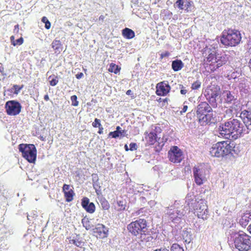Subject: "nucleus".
<instances>
[{
    "label": "nucleus",
    "mask_w": 251,
    "mask_h": 251,
    "mask_svg": "<svg viewBox=\"0 0 251 251\" xmlns=\"http://www.w3.org/2000/svg\"><path fill=\"white\" fill-rule=\"evenodd\" d=\"M248 128L242 121L230 118L220 123L218 128L219 135L226 139L236 140L248 134Z\"/></svg>",
    "instance_id": "1"
},
{
    "label": "nucleus",
    "mask_w": 251,
    "mask_h": 251,
    "mask_svg": "<svg viewBox=\"0 0 251 251\" xmlns=\"http://www.w3.org/2000/svg\"><path fill=\"white\" fill-rule=\"evenodd\" d=\"M147 222L144 219H139L127 225L128 231L136 236L141 242H151L158 237V231L154 228H149Z\"/></svg>",
    "instance_id": "2"
},
{
    "label": "nucleus",
    "mask_w": 251,
    "mask_h": 251,
    "mask_svg": "<svg viewBox=\"0 0 251 251\" xmlns=\"http://www.w3.org/2000/svg\"><path fill=\"white\" fill-rule=\"evenodd\" d=\"M230 246L240 251H248L251 249V236L243 231H230L227 237Z\"/></svg>",
    "instance_id": "3"
},
{
    "label": "nucleus",
    "mask_w": 251,
    "mask_h": 251,
    "mask_svg": "<svg viewBox=\"0 0 251 251\" xmlns=\"http://www.w3.org/2000/svg\"><path fill=\"white\" fill-rule=\"evenodd\" d=\"M165 208V215L173 223L177 224L185 220L186 211L189 210L187 204H182L179 201H175L173 204Z\"/></svg>",
    "instance_id": "4"
},
{
    "label": "nucleus",
    "mask_w": 251,
    "mask_h": 251,
    "mask_svg": "<svg viewBox=\"0 0 251 251\" xmlns=\"http://www.w3.org/2000/svg\"><path fill=\"white\" fill-rule=\"evenodd\" d=\"M222 100L226 109L225 113L229 116L237 115L241 110V104L237 94L233 91H225L222 94Z\"/></svg>",
    "instance_id": "5"
},
{
    "label": "nucleus",
    "mask_w": 251,
    "mask_h": 251,
    "mask_svg": "<svg viewBox=\"0 0 251 251\" xmlns=\"http://www.w3.org/2000/svg\"><path fill=\"white\" fill-rule=\"evenodd\" d=\"M185 203L189 208L188 211H190V207L193 208L195 211L194 213L197 214L198 218L203 220H206L208 218L209 212L204 200H200L197 201L195 197L188 194L186 197Z\"/></svg>",
    "instance_id": "6"
},
{
    "label": "nucleus",
    "mask_w": 251,
    "mask_h": 251,
    "mask_svg": "<svg viewBox=\"0 0 251 251\" xmlns=\"http://www.w3.org/2000/svg\"><path fill=\"white\" fill-rule=\"evenodd\" d=\"M212 106L207 102H201L197 106L196 110L193 114L196 113V116L198 119L199 123L201 126H205L210 123L213 119V110Z\"/></svg>",
    "instance_id": "7"
},
{
    "label": "nucleus",
    "mask_w": 251,
    "mask_h": 251,
    "mask_svg": "<svg viewBox=\"0 0 251 251\" xmlns=\"http://www.w3.org/2000/svg\"><path fill=\"white\" fill-rule=\"evenodd\" d=\"M241 39V35L239 31L228 29L223 31L220 41L221 43L225 46L235 47L240 43Z\"/></svg>",
    "instance_id": "8"
},
{
    "label": "nucleus",
    "mask_w": 251,
    "mask_h": 251,
    "mask_svg": "<svg viewBox=\"0 0 251 251\" xmlns=\"http://www.w3.org/2000/svg\"><path fill=\"white\" fill-rule=\"evenodd\" d=\"M231 149L230 141L219 142L212 145L209 152L212 156L223 157L230 154Z\"/></svg>",
    "instance_id": "9"
},
{
    "label": "nucleus",
    "mask_w": 251,
    "mask_h": 251,
    "mask_svg": "<svg viewBox=\"0 0 251 251\" xmlns=\"http://www.w3.org/2000/svg\"><path fill=\"white\" fill-rule=\"evenodd\" d=\"M220 94V87L217 85H211L207 87L203 92L208 103L213 108H216L218 106L217 99Z\"/></svg>",
    "instance_id": "10"
},
{
    "label": "nucleus",
    "mask_w": 251,
    "mask_h": 251,
    "mask_svg": "<svg viewBox=\"0 0 251 251\" xmlns=\"http://www.w3.org/2000/svg\"><path fill=\"white\" fill-rule=\"evenodd\" d=\"M19 150L23 157L30 163H35L36 159L37 150L33 144H21Z\"/></svg>",
    "instance_id": "11"
},
{
    "label": "nucleus",
    "mask_w": 251,
    "mask_h": 251,
    "mask_svg": "<svg viewBox=\"0 0 251 251\" xmlns=\"http://www.w3.org/2000/svg\"><path fill=\"white\" fill-rule=\"evenodd\" d=\"M230 57L229 53H226L225 52H220L217 53L216 57V61L213 62L214 64H209V68L211 71H215L220 67L225 65L228 61Z\"/></svg>",
    "instance_id": "12"
},
{
    "label": "nucleus",
    "mask_w": 251,
    "mask_h": 251,
    "mask_svg": "<svg viewBox=\"0 0 251 251\" xmlns=\"http://www.w3.org/2000/svg\"><path fill=\"white\" fill-rule=\"evenodd\" d=\"M5 109L8 115L16 116L21 112L22 105L19 101L11 100L5 103Z\"/></svg>",
    "instance_id": "13"
},
{
    "label": "nucleus",
    "mask_w": 251,
    "mask_h": 251,
    "mask_svg": "<svg viewBox=\"0 0 251 251\" xmlns=\"http://www.w3.org/2000/svg\"><path fill=\"white\" fill-rule=\"evenodd\" d=\"M182 152L177 146H173L168 152L169 160L174 163H180L182 159Z\"/></svg>",
    "instance_id": "14"
},
{
    "label": "nucleus",
    "mask_w": 251,
    "mask_h": 251,
    "mask_svg": "<svg viewBox=\"0 0 251 251\" xmlns=\"http://www.w3.org/2000/svg\"><path fill=\"white\" fill-rule=\"evenodd\" d=\"M174 7L187 12L193 11L195 8L193 1L190 0H176Z\"/></svg>",
    "instance_id": "15"
},
{
    "label": "nucleus",
    "mask_w": 251,
    "mask_h": 251,
    "mask_svg": "<svg viewBox=\"0 0 251 251\" xmlns=\"http://www.w3.org/2000/svg\"><path fill=\"white\" fill-rule=\"evenodd\" d=\"M108 228L101 224H97L95 227L92 229L93 234L97 238L103 239L108 236Z\"/></svg>",
    "instance_id": "16"
},
{
    "label": "nucleus",
    "mask_w": 251,
    "mask_h": 251,
    "mask_svg": "<svg viewBox=\"0 0 251 251\" xmlns=\"http://www.w3.org/2000/svg\"><path fill=\"white\" fill-rule=\"evenodd\" d=\"M171 87L167 81H162L157 84L156 94L158 96H164L170 92Z\"/></svg>",
    "instance_id": "17"
},
{
    "label": "nucleus",
    "mask_w": 251,
    "mask_h": 251,
    "mask_svg": "<svg viewBox=\"0 0 251 251\" xmlns=\"http://www.w3.org/2000/svg\"><path fill=\"white\" fill-rule=\"evenodd\" d=\"M242 123L248 128V133L251 130V110H244L240 114Z\"/></svg>",
    "instance_id": "18"
},
{
    "label": "nucleus",
    "mask_w": 251,
    "mask_h": 251,
    "mask_svg": "<svg viewBox=\"0 0 251 251\" xmlns=\"http://www.w3.org/2000/svg\"><path fill=\"white\" fill-rule=\"evenodd\" d=\"M148 139L147 140L148 142L150 145L154 144L156 142H158V146L156 147V151H159L161 150L162 147L164 146V144L162 142H159V140L160 138H158L157 135L156 134V133L154 131H151L149 134H148Z\"/></svg>",
    "instance_id": "19"
},
{
    "label": "nucleus",
    "mask_w": 251,
    "mask_h": 251,
    "mask_svg": "<svg viewBox=\"0 0 251 251\" xmlns=\"http://www.w3.org/2000/svg\"><path fill=\"white\" fill-rule=\"evenodd\" d=\"M193 240L192 230L190 228H184L181 235V240H183L185 245H189Z\"/></svg>",
    "instance_id": "20"
},
{
    "label": "nucleus",
    "mask_w": 251,
    "mask_h": 251,
    "mask_svg": "<svg viewBox=\"0 0 251 251\" xmlns=\"http://www.w3.org/2000/svg\"><path fill=\"white\" fill-rule=\"evenodd\" d=\"M193 176L196 184L201 185L203 183L205 179V176L203 175V172L198 167L193 168Z\"/></svg>",
    "instance_id": "21"
},
{
    "label": "nucleus",
    "mask_w": 251,
    "mask_h": 251,
    "mask_svg": "<svg viewBox=\"0 0 251 251\" xmlns=\"http://www.w3.org/2000/svg\"><path fill=\"white\" fill-rule=\"evenodd\" d=\"M81 206L89 213L92 214L95 211V204L90 202L89 199L87 197H84L81 200Z\"/></svg>",
    "instance_id": "22"
},
{
    "label": "nucleus",
    "mask_w": 251,
    "mask_h": 251,
    "mask_svg": "<svg viewBox=\"0 0 251 251\" xmlns=\"http://www.w3.org/2000/svg\"><path fill=\"white\" fill-rule=\"evenodd\" d=\"M182 231L183 229L182 226L177 225L172 227L171 233L175 239L176 241H181V235Z\"/></svg>",
    "instance_id": "23"
},
{
    "label": "nucleus",
    "mask_w": 251,
    "mask_h": 251,
    "mask_svg": "<svg viewBox=\"0 0 251 251\" xmlns=\"http://www.w3.org/2000/svg\"><path fill=\"white\" fill-rule=\"evenodd\" d=\"M206 51L208 53V55L207 57V61L210 64H214V61H216V57H217V52L215 48L212 47L211 48L207 49Z\"/></svg>",
    "instance_id": "24"
},
{
    "label": "nucleus",
    "mask_w": 251,
    "mask_h": 251,
    "mask_svg": "<svg viewBox=\"0 0 251 251\" xmlns=\"http://www.w3.org/2000/svg\"><path fill=\"white\" fill-rule=\"evenodd\" d=\"M184 63L180 59H176L172 62V69L175 72H178L184 67Z\"/></svg>",
    "instance_id": "25"
},
{
    "label": "nucleus",
    "mask_w": 251,
    "mask_h": 251,
    "mask_svg": "<svg viewBox=\"0 0 251 251\" xmlns=\"http://www.w3.org/2000/svg\"><path fill=\"white\" fill-rule=\"evenodd\" d=\"M51 47L54 50V53L59 54L62 50V45L59 40H54L51 44Z\"/></svg>",
    "instance_id": "26"
},
{
    "label": "nucleus",
    "mask_w": 251,
    "mask_h": 251,
    "mask_svg": "<svg viewBox=\"0 0 251 251\" xmlns=\"http://www.w3.org/2000/svg\"><path fill=\"white\" fill-rule=\"evenodd\" d=\"M123 36L127 39H130L135 36V32L132 29L126 27L122 30Z\"/></svg>",
    "instance_id": "27"
},
{
    "label": "nucleus",
    "mask_w": 251,
    "mask_h": 251,
    "mask_svg": "<svg viewBox=\"0 0 251 251\" xmlns=\"http://www.w3.org/2000/svg\"><path fill=\"white\" fill-rule=\"evenodd\" d=\"M238 87L241 92L245 94L248 93L249 92V86L246 83V81L245 79H241L238 84Z\"/></svg>",
    "instance_id": "28"
},
{
    "label": "nucleus",
    "mask_w": 251,
    "mask_h": 251,
    "mask_svg": "<svg viewBox=\"0 0 251 251\" xmlns=\"http://www.w3.org/2000/svg\"><path fill=\"white\" fill-rule=\"evenodd\" d=\"M70 243L74 244L77 247L82 248L85 245V242L81 239V238L79 237H76L75 238H73L70 240Z\"/></svg>",
    "instance_id": "29"
},
{
    "label": "nucleus",
    "mask_w": 251,
    "mask_h": 251,
    "mask_svg": "<svg viewBox=\"0 0 251 251\" xmlns=\"http://www.w3.org/2000/svg\"><path fill=\"white\" fill-rule=\"evenodd\" d=\"M117 204L118 206V211H121L126 209V201L125 200L121 199L117 201Z\"/></svg>",
    "instance_id": "30"
},
{
    "label": "nucleus",
    "mask_w": 251,
    "mask_h": 251,
    "mask_svg": "<svg viewBox=\"0 0 251 251\" xmlns=\"http://www.w3.org/2000/svg\"><path fill=\"white\" fill-rule=\"evenodd\" d=\"M81 223L83 226L87 230L90 229L93 226L90 224L89 219L86 217H84L82 219Z\"/></svg>",
    "instance_id": "31"
},
{
    "label": "nucleus",
    "mask_w": 251,
    "mask_h": 251,
    "mask_svg": "<svg viewBox=\"0 0 251 251\" xmlns=\"http://www.w3.org/2000/svg\"><path fill=\"white\" fill-rule=\"evenodd\" d=\"M93 186L95 190L96 193L97 195L101 194V183L99 181L97 182H93Z\"/></svg>",
    "instance_id": "32"
},
{
    "label": "nucleus",
    "mask_w": 251,
    "mask_h": 251,
    "mask_svg": "<svg viewBox=\"0 0 251 251\" xmlns=\"http://www.w3.org/2000/svg\"><path fill=\"white\" fill-rule=\"evenodd\" d=\"M75 193L72 189H70L68 192H65L64 196L66 199V201L67 202L71 201L73 199V197Z\"/></svg>",
    "instance_id": "33"
},
{
    "label": "nucleus",
    "mask_w": 251,
    "mask_h": 251,
    "mask_svg": "<svg viewBox=\"0 0 251 251\" xmlns=\"http://www.w3.org/2000/svg\"><path fill=\"white\" fill-rule=\"evenodd\" d=\"M10 40L11 44L14 46L17 45H21L24 42V39L22 37H20L17 40H15L14 36H11L10 37Z\"/></svg>",
    "instance_id": "34"
},
{
    "label": "nucleus",
    "mask_w": 251,
    "mask_h": 251,
    "mask_svg": "<svg viewBox=\"0 0 251 251\" xmlns=\"http://www.w3.org/2000/svg\"><path fill=\"white\" fill-rule=\"evenodd\" d=\"M248 217L244 215L242 216V217L240 219L239 221V224L242 227H245L249 223L250 220L248 218Z\"/></svg>",
    "instance_id": "35"
},
{
    "label": "nucleus",
    "mask_w": 251,
    "mask_h": 251,
    "mask_svg": "<svg viewBox=\"0 0 251 251\" xmlns=\"http://www.w3.org/2000/svg\"><path fill=\"white\" fill-rule=\"evenodd\" d=\"M101 206L103 210H108L110 207V205L108 201L104 198H102L100 200Z\"/></svg>",
    "instance_id": "36"
},
{
    "label": "nucleus",
    "mask_w": 251,
    "mask_h": 251,
    "mask_svg": "<svg viewBox=\"0 0 251 251\" xmlns=\"http://www.w3.org/2000/svg\"><path fill=\"white\" fill-rule=\"evenodd\" d=\"M48 79L50 81V84L51 86H54L58 82V77H57V76H56L55 75H52L50 76L49 77Z\"/></svg>",
    "instance_id": "37"
},
{
    "label": "nucleus",
    "mask_w": 251,
    "mask_h": 251,
    "mask_svg": "<svg viewBox=\"0 0 251 251\" xmlns=\"http://www.w3.org/2000/svg\"><path fill=\"white\" fill-rule=\"evenodd\" d=\"M108 70L109 72L114 73L116 74L120 72V68H119L118 66L114 63H111L110 64Z\"/></svg>",
    "instance_id": "38"
},
{
    "label": "nucleus",
    "mask_w": 251,
    "mask_h": 251,
    "mask_svg": "<svg viewBox=\"0 0 251 251\" xmlns=\"http://www.w3.org/2000/svg\"><path fill=\"white\" fill-rule=\"evenodd\" d=\"M230 146H231V152L229 154L233 155L234 154H238L239 151L238 150V147H236L233 142L230 141Z\"/></svg>",
    "instance_id": "39"
},
{
    "label": "nucleus",
    "mask_w": 251,
    "mask_h": 251,
    "mask_svg": "<svg viewBox=\"0 0 251 251\" xmlns=\"http://www.w3.org/2000/svg\"><path fill=\"white\" fill-rule=\"evenodd\" d=\"M140 244L139 242H132L130 244L129 248L132 251H136L140 248Z\"/></svg>",
    "instance_id": "40"
},
{
    "label": "nucleus",
    "mask_w": 251,
    "mask_h": 251,
    "mask_svg": "<svg viewBox=\"0 0 251 251\" xmlns=\"http://www.w3.org/2000/svg\"><path fill=\"white\" fill-rule=\"evenodd\" d=\"M170 251H184L182 247L178 244H173L170 248Z\"/></svg>",
    "instance_id": "41"
},
{
    "label": "nucleus",
    "mask_w": 251,
    "mask_h": 251,
    "mask_svg": "<svg viewBox=\"0 0 251 251\" xmlns=\"http://www.w3.org/2000/svg\"><path fill=\"white\" fill-rule=\"evenodd\" d=\"M37 215L34 212L31 213L30 214H27V219L28 221V223H33L34 220L37 217Z\"/></svg>",
    "instance_id": "42"
},
{
    "label": "nucleus",
    "mask_w": 251,
    "mask_h": 251,
    "mask_svg": "<svg viewBox=\"0 0 251 251\" xmlns=\"http://www.w3.org/2000/svg\"><path fill=\"white\" fill-rule=\"evenodd\" d=\"M41 21L43 23H45V27L46 29H49L50 28L51 24L46 17H45V16L43 17L42 18Z\"/></svg>",
    "instance_id": "43"
},
{
    "label": "nucleus",
    "mask_w": 251,
    "mask_h": 251,
    "mask_svg": "<svg viewBox=\"0 0 251 251\" xmlns=\"http://www.w3.org/2000/svg\"><path fill=\"white\" fill-rule=\"evenodd\" d=\"M201 82L199 80H197L196 81L194 82L191 86V88L192 90H197L201 86Z\"/></svg>",
    "instance_id": "44"
},
{
    "label": "nucleus",
    "mask_w": 251,
    "mask_h": 251,
    "mask_svg": "<svg viewBox=\"0 0 251 251\" xmlns=\"http://www.w3.org/2000/svg\"><path fill=\"white\" fill-rule=\"evenodd\" d=\"M247 50L246 55L251 56V38H249L248 40L247 44Z\"/></svg>",
    "instance_id": "45"
},
{
    "label": "nucleus",
    "mask_w": 251,
    "mask_h": 251,
    "mask_svg": "<svg viewBox=\"0 0 251 251\" xmlns=\"http://www.w3.org/2000/svg\"><path fill=\"white\" fill-rule=\"evenodd\" d=\"M4 89V96H5L6 95L8 96H12V94H14V90L13 89V87H11V88L8 89L7 90H5V87H3Z\"/></svg>",
    "instance_id": "46"
},
{
    "label": "nucleus",
    "mask_w": 251,
    "mask_h": 251,
    "mask_svg": "<svg viewBox=\"0 0 251 251\" xmlns=\"http://www.w3.org/2000/svg\"><path fill=\"white\" fill-rule=\"evenodd\" d=\"M13 89L14 90V94L17 95L21 90L23 88V85L20 86L18 85H13Z\"/></svg>",
    "instance_id": "47"
},
{
    "label": "nucleus",
    "mask_w": 251,
    "mask_h": 251,
    "mask_svg": "<svg viewBox=\"0 0 251 251\" xmlns=\"http://www.w3.org/2000/svg\"><path fill=\"white\" fill-rule=\"evenodd\" d=\"M71 100L72 101V105L75 106H76L78 104V101L77 100V97L75 95H73L71 97Z\"/></svg>",
    "instance_id": "48"
},
{
    "label": "nucleus",
    "mask_w": 251,
    "mask_h": 251,
    "mask_svg": "<svg viewBox=\"0 0 251 251\" xmlns=\"http://www.w3.org/2000/svg\"><path fill=\"white\" fill-rule=\"evenodd\" d=\"M92 126L94 127H100L101 126L100 120L96 118L92 123Z\"/></svg>",
    "instance_id": "49"
},
{
    "label": "nucleus",
    "mask_w": 251,
    "mask_h": 251,
    "mask_svg": "<svg viewBox=\"0 0 251 251\" xmlns=\"http://www.w3.org/2000/svg\"><path fill=\"white\" fill-rule=\"evenodd\" d=\"M109 136H110L113 138H117L120 137V134L118 131L115 130L114 131L109 132Z\"/></svg>",
    "instance_id": "50"
},
{
    "label": "nucleus",
    "mask_w": 251,
    "mask_h": 251,
    "mask_svg": "<svg viewBox=\"0 0 251 251\" xmlns=\"http://www.w3.org/2000/svg\"><path fill=\"white\" fill-rule=\"evenodd\" d=\"M137 145L136 143H131L129 144V149L131 151H135L137 149Z\"/></svg>",
    "instance_id": "51"
},
{
    "label": "nucleus",
    "mask_w": 251,
    "mask_h": 251,
    "mask_svg": "<svg viewBox=\"0 0 251 251\" xmlns=\"http://www.w3.org/2000/svg\"><path fill=\"white\" fill-rule=\"evenodd\" d=\"M170 55V53L168 51H166L164 52H162L160 54V58L162 59L165 57H168Z\"/></svg>",
    "instance_id": "52"
},
{
    "label": "nucleus",
    "mask_w": 251,
    "mask_h": 251,
    "mask_svg": "<svg viewBox=\"0 0 251 251\" xmlns=\"http://www.w3.org/2000/svg\"><path fill=\"white\" fill-rule=\"evenodd\" d=\"M92 183L93 182H97L98 181H99V178L98 177V176L96 174H93L92 175Z\"/></svg>",
    "instance_id": "53"
},
{
    "label": "nucleus",
    "mask_w": 251,
    "mask_h": 251,
    "mask_svg": "<svg viewBox=\"0 0 251 251\" xmlns=\"http://www.w3.org/2000/svg\"><path fill=\"white\" fill-rule=\"evenodd\" d=\"M126 132L127 131L125 130H122L121 131H120L119 132L120 134V138H121L125 136H126L127 135Z\"/></svg>",
    "instance_id": "54"
},
{
    "label": "nucleus",
    "mask_w": 251,
    "mask_h": 251,
    "mask_svg": "<svg viewBox=\"0 0 251 251\" xmlns=\"http://www.w3.org/2000/svg\"><path fill=\"white\" fill-rule=\"evenodd\" d=\"M162 129L159 126H155V128L152 131H154L156 133V134L157 135V134L160 133L161 132Z\"/></svg>",
    "instance_id": "55"
},
{
    "label": "nucleus",
    "mask_w": 251,
    "mask_h": 251,
    "mask_svg": "<svg viewBox=\"0 0 251 251\" xmlns=\"http://www.w3.org/2000/svg\"><path fill=\"white\" fill-rule=\"evenodd\" d=\"M179 88L180 89V93L181 94L185 95L187 92V91L184 89L182 85H179Z\"/></svg>",
    "instance_id": "56"
},
{
    "label": "nucleus",
    "mask_w": 251,
    "mask_h": 251,
    "mask_svg": "<svg viewBox=\"0 0 251 251\" xmlns=\"http://www.w3.org/2000/svg\"><path fill=\"white\" fill-rule=\"evenodd\" d=\"M70 185L68 184H64L63 186V191L64 192V193L65 192H68L69 190H70L71 189H70Z\"/></svg>",
    "instance_id": "57"
},
{
    "label": "nucleus",
    "mask_w": 251,
    "mask_h": 251,
    "mask_svg": "<svg viewBox=\"0 0 251 251\" xmlns=\"http://www.w3.org/2000/svg\"><path fill=\"white\" fill-rule=\"evenodd\" d=\"M185 103V102L184 103V105H183V108L182 109V110L180 111V113L182 114L183 113H185L187 109H188V106L187 105H184V104Z\"/></svg>",
    "instance_id": "58"
},
{
    "label": "nucleus",
    "mask_w": 251,
    "mask_h": 251,
    "mask_svg": "<svg viewBox=\"0 0 251 251\" xmlns=\"http://www.w3.org/2000/svg\"><path fill=\"white\" fill-rule=\"evenodd\" d=\"M244 214L247 217H248V218L250 220H251V211H247Z\"/></svg>",
    "instance_id": "59"
},
{
    "label": "nucleus",
    "mask_w": 251,
    "mask_h": 251,
    "mask_svg": "<svg viewBox=\"0 0 251 251\" xmlns=\"http://www.w3.org/2000/svg\"><path fill=\"white\" fill-rule=\"evenodd\" d=\"M84 75L82 73H79L75 75V77L77 79H79L83 77Z\"/></svg>",
    "instance_id": "60"
},
{
    "label": "nucleus",
    "mask_w": 251,
    "mask_h": 251,
    "mask_svg": "<svg viewBox=\"0 0 251 251\" xmlns=\"http://www.w3.org/2000/svg\"><path fill=\"white\" fill-rule=\"evenodd\" d=\"M154 251H170V250L166 248H160L159 249H156Z\"/></svg>",
    "instance_id": "61"
},
{
    "label": "nucleus",
    "mask_w": 251,
    "mask_h": 251,
    "mask_svg": "<svg viewBox=\"0 0 251 251\" xmlns=\"http://www.w3.org/2000/svg\"><path fill=\"white\" fill-rule=\"evenodd\" d=\"M19 25H15L14 29V33H18L19 30Z\"/></svg>",
    "instance_id": "62"
},
{
    "label": "nucleus",
    "mask_w": 251,
    "mask_h": 251,
    "mask_svg": "<svg viewBox=\"0 0 251 251\" xmlns=\"http://www.w3.org/2000/svg\"><path fill=\"white\" fill-rule=\"evenodd\" d=\"M99 130L98 131V133L99 134H102L103 133V128L102 127V126H100V127H99Z\"/></svg>",
    "instance_id": "63"
},
{
    "label": "nucleus",
    "mask_w": 251,
    "mask_h": 251,
    "mask_svg": "<svg viewBox=\"0 0 251 251\" xmlns=\"http://www.w3.org/2000/svg\"><path fill=\"white\" fill-rule=\"evenodd\" d=\"M75 176L78 177H80L81 176V174L79 171H76L75 172Z\"/></svg>",
    "instance_id": "64"
}]
</instances>
